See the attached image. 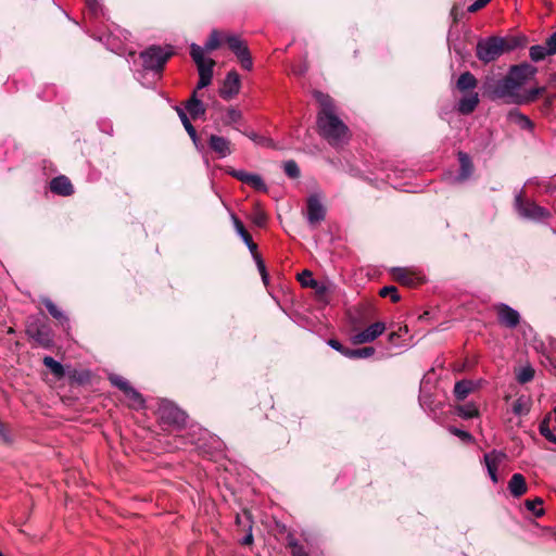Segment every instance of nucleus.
<instances>
[{"label": "nucleus", "instance_id": "obj_1", "mask_svg": "<svg viewBox=\"0 0 556 556\" xmlns=\"http://www.w3.org/2000/svg\"><path fill=\"white\" fill-rule=\"evenodd\" d=\"M314 98L319 105L317 113V132L330 146L340 147L348 142L349 127L337 116L333 99L321 91H314Z\"/></svg>", "mask_w": 556, "mask_h": 556}, {"label": "nucleus", "instance_id": "obj_2", "mask_svg": "<svg viewBox=\"0 0 556 556\" xmlns=\"http://www.w3.org/2000/svg\"><path fill=\"white\" fill-rule=\"evenodd\" d=\"M483 90L491 100H504L507 104H515L519 93L516 84L507 74L502 79L486 77L483 83Z\"/></svg>", "mask_w": 556, "mask_h": 556}, {"label": "nucleus", "instance_id": "obj_3", "mask_svg": "<svg viewBox=\"0 0 556 556\" xmlns=\"http://www.w3.org/2000/svg\"><path fill=\"white\" fill-rule=\"evenodd\" d=\"M25 332L37 345L49 349L53 346V332L45 317L29 316L26 319Z\"/></svg>", "mask_w": 556, "mask_h": 556}, {"label": "nucleus", "instance_id": "obj_4", "mask_svg": "<svg viewBox=\"0 0 556 556\" xmlns=\"http://www.w3.org/2000/svg\"><path fill=\"white\" fill-rule=\"evenodd\" d=\"M173 54L170 47H168V50H164L161 46L153 45L141 51L139 58L144 70L161 73Z\"/></svg>", "mask_w": 556, "mask_h": 556}, {"label": "nucleus", "instance_id": "obj_5", "mask_svg": "<svg viewBox=\"0 0 556 556\" xmlns=\"http://www.w3.org/2000/svg\"><path fill=\"white\" fill-rule=\"evenodd\" d=\"M502 37L490 36L478 40L476 46V56L483 64H489L498 60L503 54Z\"/></svg>", "mask_w": 556, "mask_h": 556}, {"label": "nucleus", "instance_id": "obj_6", "mask_svg": "<svg viewBox=\"0 0 556 556\" xmlns=\"http://www.w3.org/2000/svg\"><path fill=\"white\" fill-rule=\"evenodd\" d=\"M515 206L520 216L532 220H542L548 216V212L535 202L527 199L521 191L516 195Z\"/></svg>", "mask_w": 556, "mask_h": 556}, {"label": "nucleus", "instance_id": "obj_7", "mask_svg": "<svg viewBox=\"0 0 556 556\" xmlns=\"http://www.w3.org/2000/svg\"><path fill=\"white\" fill-rule=\"evenodd\" d=\"M538 73V68L528 62L511 65L507 75L516 84V87L520 88L530 79H533Z\"/></svg>", "mask_w": 556, "mask_h": 556}, {"label": "nucleus", "instance_id": "obj_8", "mask_svg": "<svg viewBox=\"0 0 556 556\" xmlns=\"http://www.w3.org/2000/svg\"><path fill=\"white\" fill-rule=\"evenodd\" d=\"M306 216L308 224L316 227L326 218V207L318 194H311L306 200Z\"/></svg>", "mask_w": 556, "mask_h": 556}, {"label": "nucleus", "instance_id": "obj_9", "mask_svg": "<svg viewBox=\"0 0 556 556\" xmlns=\"http://www.w3.org/2000/svg\"><path fill=\"white\" fill-rule=\"evenodd\" d=\"M190 55L197 64L199 76L204 75L213 77V68L216 63L213 59L204 58V50L202 47L197 43H192L190 46Z\"/></svg>", "mask_w": 556, "mask_h": 556}, {"label": "nucleus", "instance_id": "obj_10", "mask_svg": "<svg viewBox=\"0 0 556 556\" xmlns=\"http://www.w3.org/2000/svg\"><path fill=\"white\" fill-rule=\"evenodd\" d=\"M161 418L168 425L182 427L186 425L187 414L173 403H164L160 407Z\"/></svg>", "mask_w": 556, "mask_h": 556}, {"label": "nucleus", "instance_id": "obj_11", "mask_svg": "<svg viewBox=\"0 0 556 556\" xmlns=\"http://www.w3.org/2000/svg\"><path fill=\"white\" fill-rule=\"evenodd\" d=\"M494 308L500 325L514 329L520 324V314L509 305L500 303Z\"/></svg>", "mask_w": 556, "mask_h": 556}, {"label": "nucleus", "instance_id": "obj_12", "mask_svg": "<svg viewBox=\"0 0 556 556\" xmlns=\"http://www.w3.org/2000/svg\"><path fill=\"white\" fill-rule=\"evenodd\" d=\"M386 330L384 323L377 321L367 327L366 329L353 334L351 341L355 345L375 341Z\"/></svg>", "mask_w": 556, "mask_h": 556}, {"label": "nucleus", "instance_id": "obj_13", "mask_svg": "<svg viewBox=\"0 0 556 556\" xmlns=\"http://www.w3.org/2000/svg\"><path fill=\"white\" fill-rule=\"evenodd\" d=\"M240 87H241L240 76L237 73V71L232 70L226 75V77L223 81V86L219 89V96L224 100H230L239 93Z\"/></svg>", "mask_w": 556, "mask_h": 556}, {"label": "nucleus", "instance_id": "obj_14", "mask_svg": "<svg viewBox=\"0 0 556 556\" xmlns=\"http://www.w3.org/2000/svg\"><path fill=\"white\" fill-rule=\"evenodd\" d=\"M207 144L218 157H226L233 152L231 141L222 136L211 135Z\"/></svg>", "mask_w": 556, "mask_h": 556}, {"label": "nucleus", "instance_id": "obj_15", "mask_svg": "<svg viewBox=\"0 0 556 556\" xmlns=\"http://www.w3.org/2000/svg\"><path fill=\"white\" fill-rule=\"evenodd\" d=\"M298 280L304 288H311L315 290L316 295L319 299H324L326 293L328 292V288L325 283H321L313 278V274L308 269H304L301 274L298 275Z\"/></svg>", "mask_w": 556, "mask_h": 556}, {"label": "nucleus", "instance_id": "obj_16", "mask_svg": "<svg viewBox=\"0 0 556 556\" xmlns=\"http://www.w3.org/2000/svg\"><path fill=\"white\" fill-rule=\"evenodd\" d=\"M392 278L408 288H415L422 282L419 277H416L413 271L403 267H394L391 269Z\"/></svg>", "mask_w": 556, "mask_h": 556}, {"label": "nucleus", "instance_id": "obj_17", "mask_svg": "<svg viewBox=\"0 0 556 556\" xmlns=\"http://www.w3.org/2000/svg\"><path fill=\"white\" fill-rule=\"evenodd\" d=\"M50 190L58 195L70 197L74 193V186L68 177L60 175L50 181Z\"/></svg>", "mask_w": 556, "mask_h": 556}, {"label": "nucleus", "instance_id": "obj_18", "mask_svg": "<svg viewBox=\"0 0 556 556\" xmlns=\"http://www.w3.org/2000/svg\"><path fill=\"white\" fill-rule=\"evenodd\" d=\"M508 490L516 498L526 494L528 491L526 478L521 473H514L508 481Z\"/></svg>", "mask_w": 556, "mask_h": 556}, {"label": "nucleus", "instance_id": "obj_19", "mask_svg": "<svg viewBox=\"0 0 556 556\" xmlns=\"http://www.w3.org/2000/svg\"><path fill=\"white\" fill-rule=\"evenodd\" d=\"M231 218L238 235L242 238L251 254H255V252H257V244L253 241L251 233L245 229L243 223L236 215H231Z\"/></svg>", "mask_w": 556, "mask_h": 556}, {"label": "nucleus", "instance_id": "obj_20", "mask_svg": "<svg viewBox=\"0 0 556 556\" xmlns=\"http://www.w3.org/2000/svg\"><path fill=\"white\" fill-rule=\"evenodd\" d=\"M478 86V79L470 72H464L460 74L456 81V88L462 93L473 92Z\"/></svg>", "mask_w": 556, "mask_h": 556}, {"label": "nucleus", "instance_id": "obj_21", "mask_svg": "<svg viewBox=\"0 0 556 556\" xmlns=\"http://www.w3.org/2000/svg\"><path fill=\"white\" fill-rule=\"evenodd\" d=\"M458 161H459V174H458L457 179L459 181H465L468 178H470V176L472 175V173L475 170V166H473V163H472L470 156L465 152H462V151L458 152Z\"/></svg>", "mask_w": 556, "mask_h": 556}, {"label": "nucleus", "instance_id": "obj_22", "mask_svg": "<svg viewBox=\"0 0 556 556\" xmlns=\"http://www.w3.org/2000/svg\"><path fill=\"white\" fill-rule=\"evenodd\" d=\"M479 104V96L477 92H469L458 102V112L463 115L471 114Z\"/></svg>", "mask_w": 556, "mask_h": 556}, {"label": "nucleus", "instance_id": "obj_23", "mask_svg": "<svg viewBox=\"0 0 556 556\" xmlns=\"http://www.w3.org/2000/svg\"><path fill=\"white\" fill-rule=\"evenodd\" d=\"M546 91L545 87L532 88L527 91H520L515 100L516 105H525L534 102L540 96Z\"/></svg>", "mask_w": 556, "mask_h": 556}, {"label": "nucleus", "instance_id": "obj_24", "mask_svg": "<svg viewBox=\"0 0 556 556\" xmlns=\"http://www.w3.org/2000/svg\"><path fill=\"white\" fill-rule=\"evenodd\" d=\"M185 109L192 119H198L206 113V106L200 99H188L185 102Z\"/></svg>", "mask_w": 556, "mask_h": 556}, {"label": "nucleus", "instance_id": "obj_25", "mask_svg": "<svg viewBox=\"0 0 556 556\" xmlns=\"http://www.w3.org/2000/svg\"><path fill=\"white\" fill-rule=\"evenodd\" d=\"M473 382L471 380H460L454 386V395L458 401H464L469 393L473 390Z\"/></svg>", "mask_w": 556, "mask_h": 556}, {"label": "nucleus", "instance_id": "obj_26", "mask_svg": "<svg viewBox=\"0 0 556 556\" xmlns=\"http://www.w3.org/2000/svg\"><path fill=\"white\" fill-rule=\"evenodd\" d=\"M42 363L48 369H50L55 378L61 379L65 376L63 365L55 361L52 356H45Z\"/></svg>", "mask_w": 556, "mask_h": 556}, {"label": "nucleus", "instance_id": "obj_27", "mask_svg": "<svg viewBox=\"0 0 556 556\" xmlns=\"http://www.w3.org/2000/svg\"><path fill=\"white\" fill-rule=\"evenodd\" d=\"M526 37H518V36H507L502 37V46L504 53L513 51L514 49L518 47H522L526 45Z\"/></svg>", "mask_w": 556, "mask_h": 556}, {"label": "nucleus", "instance_id": "obj_28", "mask_svg": "<svg viewBox=\"0 0 556 556\" xmlns=\"http://www.w3.org/2000/svg\"><path fill=\"white\" fill-rule=\"evenodd\" d=\"M176 112L186 129V131L188 132V135L190 136V138L192 139V141L194 143H197V139H198V134H197V130L195 128L193 127V125L191 124L187 113L179 106H176Z\"/></svg>", "mask_w": 556, "mask_h": 556}, {"label": "nucleus", "instance_id": "obj_29", "mask_svg": "<svg viewBox=\"0 0 556 556\" xmlns=\"http://www.w3.org/2000/svg\"><path fill=\"white\" fill-rule=\"evenodd\" d=\"M506 458V454L501 451L493 450L490 453L484 454L483 460L486 468H497L498 464Z\"/></svg>", "mask_w": 556, "mask_h": 556}, {"label": "nucleus", "instance_id": "obj_30", "mask_svg": "<svg viewBox=\"0 0 556 556\" xmlns=\"http://www.w3.org/2000/svg\"><path fill=\"white\" fill-rule=\"evenodd\" d=\"M544 501L542 497H535L533 500H526L525 506L528 510H530L535 517L540 518L545 514L543 508Z\"/></svg>", "mask_w": 556, "mask_h": 556}, {"label": "nucleus", "instance_id": "obj_31", "mask_svg": "<svg viewBox=\"0 0 556 556\" xmlns=\"http://www.w3.org/2000/svg\"><path fill=\"white\" fill-rule=\"evenodd\" d=\"M547 55L552 54L551 52H547L546 43L544 46L535 45L530 47L529 49V56L533 62H540L544 60Z\"/></svg>", "mask_w": 556, "mask_h": 556}, {"label": "nucleus", "instance_id": "obj_32", "mask_svg": "<svg viewBox=\"0 0 556 556\" xmlns=\"http://www.w3.org/2000/svg\"><path fill=\"white\" fill-rule=\"evenodd\" d=\"M376 350L372 346H364L358 349H350L348 357L352 359L368 358L375 354Z\"/></svg>", "mask_w": 556, "mask_h": 556}, {"label": "nucleus", "instance_id": "obj_33", "mask_svg": "<svg viewBox=\"0 0 556 556\" xmlns=\"http://www.w3.org/2000/svg\"><path fill=\"white\" fill-rule=\"evenodd\" d=\"M43 305L49 312V314L55 318L58 321L63 324L64 321H67L66 316L63 314V312L49 299H46L43 301Z\"/></svg>", "mask_w": 556, "mask_h": 556}, {"label": "nucleus", "instance_id": "obj_34", "mask_svg": "<svg viewBox=\"0 0 556 556\" xmlns=\"http://www.w3.org/2000/svg\"><path fill=\"white\" fill-rule=\"evenodd\" d=\"M287 547L290 549V553L292 556H308L307 552L305 551L304 546L301 545L298 540L289 535L288 536V543Z\"/></svg>", "mask_w": 556, "mask_h": 556}, {"label": "nucleus", "instance_id": "obj_35", "mask_svg": "<svg viewBox=\"0 0 556 556\" xmlns=\"http://www.w3.org/2000/svg\"><path fill=\"white\" fill-rule=\"evenodd\" d=\"M225 41L228 46V48L235 53L237 54L241 49H243L244 47H247V42L243 41L240 37L236 36V35H228L225 37Z\"/></svg>", "mask_w": 556, "mask_h": 556}, {"label": "nucleus", "instance_id": "obj_36", "mask_svg": "<svg viewBox=\"0 0 556 556\" xmlns=\"http://www.w3.org/2000/svg\"><path fill=\"white\" fill-rule=\"evenodd\" d=\"M237 59L239 60L242 68L247 70V71H250L252 70V66H253V61H252V56H251V52L249 50V47H244L243 49H241L237 54H236Z\"/></svg>", "mask_w": 556, "mask_h": 556}, {"label": "nucleus", "instance_id": "obj_37", "mask_svg": "<svg viewBox=\"0 0 556 556\" xmlns=\"http://www.w3.org/2000/svg\"><path fill=\"white\" fill-rule=\"evenodd\" d=\"M456 410L457 415L465 419L473 418L479 415V410L473 404L460 405Z\"/></svg>", "mask_w": 556, "mask_h": 556}, {"label": "nucleus", "instance_id": "obj_38", "mask_svg": "<svg viewBox=\"0 0 556 556\" xmlns=\"http://www.w3.org/2000/svg\"><path fill=\"white\" fill-rule=\"evenodd\" d=\"M219 47H220V34L218 30L214 29L211 31L203 50L211 52V51L218 49Z\"/></svg>", "mask_w": 556, "mask_h": 556}, {"label": "nucleus", "instance_id": "obj_39", "mask_svg": "<svg viewBox=\"0 0 556 556\" xmlns=\"http://www.w3.org/2000/svg\"><path fill=\"white\" fill-rule=\"evenodd\" d=\"M448 431L453 435L459 438L464 443L471 444V443H475V441H476L473 435L470 432H468L466 430H462L457 427L451 426L448 428Z\"/></svg>", "mask_w": 556, "mask_h": 556}, {"label": "nucleus", "instance_id": "obj_40", "mask_svg": "<svg viewBox=\"0 0 556 556\" xmlns=\"http://www.w3.org/2000/svg\"><path fill=\"white\" fill-rule=\"evenodd\" d=\"M540 434L543 435L547 441L556 444V437L549 429V418L545 417L539 426Z\"/></svg>", "mask_w": 556, "mask_h": 556}, {"label": "nucleus", "instance_id": "obj_41", "mask_svg": "<svg viewBox=\"0 0 556 556\" xmlns=\"http://www.w3.org/2000/svg\"><path fill=\"white\" fill-rule=\"evenodd\" d=\"M379 295L381 298L390 296L393 303H397L401 300V295L399 294V290L395 286H386L380 289Z\"/></svg>", "mask_w": 556, "mask_h": 556}, {"label": "nucleus", "instance_id": "obj_42", "mask_svg": "<svg viewBox=\"0 0 556 556\" xmlns=\"http://www.w3.org/2000/svg\"><path fill=\"white\" fill-rule=\"evenodd\" d=\"M509 116L511 118H515L517 123H519V125L521 126V128L523 129H529L531 130L533 128V123L529 119L528 116L523 115L522 113L518 112V111H511L509 113Z\"/></svg>", "mask_w": 556, "mask_h": 556}, {"label": "nucleus", "instance_id": "obj_43", "mask_svg": "<svg viewBox=\"0 0 556 556\" xmlns=\"http://www.w3.org/2000/svg\"><path fill=\"white\" fill-rule=\"evenodd\" d=\"M283 170L288 177L293 178V179L299 178L301 175L300 167L296 164V162L293 160H289V161L285 162Z\"/></svg>", "mask_w": 556, "mask_h": 556}, {"label": "nucleus", "instance_id": "obj_44", "mask_svg": "<svg viewBox=\"0 0 556 556\" xmlns=\"http://www.w3.org/2000/svg\"><path fill=\"white\" fill-rule=\"evenodd\" d=\"M534 369L531 366H526L520 369L517 375V381L521 384L530 382L534 377Z\"/></svg>", "mask_w": 556, "mask_h": 556}, {"label": "nucleus", "instance_id": "obj_45", "mask_svg": "<svg viewBox=\"0 0 556 556\" xmlns=\"http://www.w3.org/2000/svg\"><path fill=\"white\" fill-rule=\"evenodd\" d=\"M247 185L251 186L252 188H254L257 191H266L267 190L264 180L257 174H251L249 176Z\"/></svg>", "mask_w": 556, "mask_h": 556}, {"label": "nucleus", "instance_id": "obj_46", "mask_svg": "<svg viewBox=\"0 0 556 556\" xmlns=\"http://www.w3.org/2000/svg\"><path fill=\"white\" fill-rule=\"evenodd\" d=\"M252 222L258 227H265V225L267 223L266 213L263 210H261L258 206H256L252 214Z\"/></svg>", "mask_w": 556, "mask_h": 556}, {"label": "nucleus", "instance_id": "obj_47", "mask_svg": "<svg viewBox=\"0 0 556 556\" xmlns=\"http://www.w3.org/2000/svg\"><path fill=\"white\" fill-rule=\"evenodd\" d=\"M241 118H242V114L240 111H238L233 108H229L227 110V114L224 118V124L231 125V124L238 123Z\"/></svg>", "mask_w": 556, "mask_h": 556}, {"label": "nucleus", "instance_id": "obj_48", "mask_svg": "<svg viewBox=\"0 0 556 556\" xmlns=\"http://www.w3.org/2000/svg\"><path fill=\"white\" fill-rule=\"evenodd\" d=\"M110 380L116 388H118L125 394L128 392L129 388H131L130 383L121 376L111 377Z\"/></svg>", "mask_w": 556, "mask_h": 556}, {"label": "nucleus", "instance_id": "obj_49", "mask_svg": "<svg viewBox=\"0 0 556 556\" xmlns=\"http://www.w3.org/2000/svg\"><path fill=\"white\" fill-rule=\"evenodd\" d=\"M252 519H251V516L247 515V530H248V533L245 534V536L242 539L241 541V544L242 545H252L253 544V534H252Z\"/></svg>", "mask_w": 556, "mask_h": 556}, {"label": "nucleus", "instance_id": "obj_50", "mask_svg": "<svg viewBox=\"0 0 556 556\" xmlns=\"http://www.w3.org/2000/svg\"><path fill=\"white\" fill-rule=\"evenodd\" d=\"M248 137L251 140H253L256 143H258V144L266 146V147H269V148H274L275 147V143H274V141L271 139L265 138V137H260L255 132H252V134L248 135Z\"/></svg>", "mask_w": 556, "mask_h": 556}, {"label": "nucleus", "instance_id": "obj_51", "mask_svg": "<svg viewBox=\"0 0 556 556\" xmlns=\"http://www.w3.org/2000/svg\"><path fill=\"white\" fill-rule=\"evenodd\" d=\"M328 344L332 349H334L336 351H338L339 353H341L342 355L348 357V352L350 349L345 348L340 341H338L337 339H329Z\"/></svg>", "mask_w": 556, "mask_h": 556}, {"label": "nucleus", "instance_id": "obj_52", "mask_svg": "<svg viewBox=\"0 0 556 556\" xmlns=\"http://www.w3.org/2000/svg\"><path fill=\"white\" fill-rule=\"evenodd\" d=\"M228 173L231 177L238 179L239 181H241L243 184L248 182L249 176L251 175V173H248L244 170H238V169H231Z\"/></svg>", "mask_w": 556, "mask_h": 556}, {"label": "nucleus", "instance_id": "obj_53", "mask_svg": "<svg viewBox=\"0 0 556 556\" xmlns=\"http://www.w3.org/2000/svg\"><path fill=\"white\" fill-rule=\"evenodd\" d=\"M125 395L139 405H142L144 403V400H143L141 393H139L132 387L129 388L128 392Z\"/></svg>", "mask_w": 556, "mask_h": 556}, {"label": "nucleus", "instance_id": "obj_54", "mask_svg": "<svg viewBox=\"0 0 556 556\" xmlns=\"http://www.w3.org/2000/svg\"><path fill=\"white\" fill-rule=\"evenodd\" d=\"M511 409H513L514 414H516V415H523V414L528 413V408L526 407V405L521 399H518L513 403Z\"/></svg>", "mask_w": 556, "mask_h": 556}, {"label": "nucleus", "instance_id": "obj_55", "mask_svg": "<svg viewBox=\"0 0 556 556\" xmlns=\"http://www.w3.org/2000/svg\"><path fill=\"white\" fill-rule=\"evenodd\" d=\"M491 0H476L472 4L468 7L469 13H476L483 9Z\"/></svg>", "mask_w": 556, "mask_h": 556}, {"label": "nucleus", "instance_id": "obj_56", "mask_svg": "<svg viewBox=\"0 0 556 556\" xmlns=\"http://www.w3.org/2000/svg\"><path fill=\"white\" fill-rule=\"evenodd\" d=\"M547 52H551L552 55L556 54V31H554L546 40H545Z\"/></svg>", "mask_w": 556, "mask_h": 556}, {"label": "nucleus", "instance_id": "obj_57", "mask_svg": "<svg viewBox=\"0 0 556 556\" xmlns=\"http://www.w3.org/2000/svg\"><path fill=\"white\" fill-rule=\"evenodd\" d=\"M252 256H253V258L256 262V265H257V268H258V271H260L261 276L263 274H266L267 273L266 266H265V263H264L261 254L258 252H255V254H252Z\"/></svg>", "mask_w": 556, "mask_h": 556}, {"label": "nucleus", "instance_id": "obj_58", "mask_svg": "<svg viewBox=\"0 0 556 556\" xmlns=\"http://www.w3.org/2000/svg\"><path fill=\"white\" fill-rule=\"evenodd\" d=\"M212 78L213 77L204 76V75L199 76V81H198V85H197V89H202V88L207 87L212 83Z\"/></svg>", "mask_w": 556, "mask_h": 556}, {"label": "nucleus", "instance_id": "obj_59", "mask_svg": "<svg viewBox=\"0 0 556 556\" xmlns=\"http://www.w3.org/2000/svg\"><path fill=\"white\" fill-rule=\"evenodd\" d=\"M0 440L4 443H10L11 440L8 434L7 426L0 420Z\"/></svg>", "mask_w": 556, "mask_h": 556}, {"label": "nucleus", "instance_id": "obj_60", "mask_svg": "<svg viewBox=\"0 0 556 556\" xmlns=\"http://www.w3.org/2000/svg\"><path fill=\"white\" fill-rule=\"evenodd\" d=\"M86 4L93 13H96L100 7L98 0H86Z\"/></svg>", "mask_w": 556, "mask_h": 556}, {"label": "nucleus", "instance_id": "obj_61", "mask_svg": "<svg viewBox=\"0 0 556 556\" xmlns=\"http://www.w3.org/2000/svg\"><path fill=\"white\" fill-rule=\"evenodd\" d=\"M247 515L251 516L249 511H244V518L237 516L236 523L242 526L243 528H247Z\"/></svg>", "mask_w": 556, "mask_h": 556}, {"label": "nucleus", "instance_id": "obj_62", "mask_svg": "<svg viewBox=\"0 0 556 556\" xmlns=\"http://www.w3.org/2000/svg\"><path fill=\"white\" fill-rule=\"evenodd\" d=\"M496 471H497V468H492V467L488 468L489 476L494 483H496L498 481Z\"/></svg>", "mask_w": 556, "mask_h": 556}, {"label": "nucleus", "instance_id": "obj_63", "mask_svg": "<svg viewBox=\"0 0 556 556\" xmlns=\"http://www.w3.org/2000/svg\"><path fill=\"white\" fill-rule=\"evenodd\" d=\"M76 374H77V371H74L72 377L80 383H83L86 380V377L88 376L86 372H80V374H78V377H76Z\"/></svg>", "mask_w": 556, "mask_h": 556}, {"label": "nucleus", "instance_id": "obj_64", "mask_svg": "<svg viewBox=\"0 0 556 556\" xmlns=\"http://www.w3.org/2000/svg\"><path fill=\"white\" fill-rule=\"evenodd\" d=\"M397 337H399V334L396 332H391L389 334V341L393 342Z\"/></svg>", "mask_w": 556, "mask_h": 556}]
</instances>
